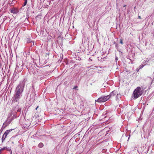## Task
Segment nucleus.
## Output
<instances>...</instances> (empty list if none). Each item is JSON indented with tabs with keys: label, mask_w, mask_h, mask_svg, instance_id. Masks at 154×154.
I'll list each match as a JSON object with an SVG mask.
<instances>
[{
	"label": "nucleus",
	"mask_w": 154,
	"mask_h": 154,
	"mask_svg": "<svg viewBox=\"0 0 154 154\" xmlns=\"http://www.w3.org/2000/svg\"><path fill=\"white\" fill-rule=\"evenodd\" d=\"M27 2V0H25L24 2V3L23 5V6H24L26 5Z\"/></svg>",
	"instance_id": "nucleus-14"
},
{
	"label": "nucleus",
	"mask_w": 154,
	"mask_h": 154,
	"mask_svg": "<svg viewBox=\"0 0 154 154\" xmlns=\"http://www.w3.org/2000/svg\"><path fill=\"white\" fill-rule=\"evenodd\" d=\"M9 120H12V119H10Z\"/></svg>",
	"instance_id": "nucleus-31"
},
{
	"label": "nucleus",
	"mask_w": 154,
	"mask_h": 154,
	"mask_svg": "<svg viewBox=\"0 0 154 154\" xmlns=\"http://www.w3.org/2000/svg\"><path fill=\"white\" fill-rule=\"evenodd\" d=\"M78 88V87L77 86H75L73 88V89H76V88Z\"/></svg>",
	"instance_id": "nucleus-16"
},
{
	"label": "nucleus",
	"mask_w": 154,
	"mask_h": 154,
	"mask_svg": "<svg viewBox=\"0 0 154 154\" xmlns=\"http://www.w3.org/2000/svg\"><path fill=\"white\" fill-rule=\"evenodd\" d=\"M117 60L118 59H117V57H116V60Z\"/></svg>",
	"instance_id": "nucleus-26"
},
{
	"label": "nucleus",
	"mask_w": 154,
	"mask_h": 154,
	"mask_svg": "<svg viewBox=\"0 0 154 154\" xmlns=\"http://www.w3.org/2000/svg\"><path fill=\"white\" fill-rule=\"evenodd\" d=\"M10 11L11 13L15 14H17L19 11L17 8H15L11 9Z\"/></svg>",
	"instance_id": "nucleus-6"
},
{
	"label": "nucleus",
	"mask_w": 154,
	"mask_h": 154,
	"mask_svg": "<svg viewBox=\"0 0 154 154\" xmlns=\"http://www.w3.org/2000/svg\"><path fill=\"white\" fill-rule=\"evenodd\" d=\"M96 145L95 144H92V146L91 147V149H92V150H94L96 148Z\"/></svg>",
	"instance_id": "nucleus-9"
},
{
	"label": "nucleus",
	"mask_w": 154,
	"mask_h": 154,
	"mask_svg": "<svg viewBox=\"0 0 154 154\" xmlns=\"http://www.w3.org/2000/svg\"><path fill=\"white\" fill-rule=\"evenodd\" d=\"M14 129H10L6 130L3 135L2 138V142L3 143L9 133Z\"/></svg>",
	"instance_id": "nucleus-5"
},
{
	"label": "nucleus",
	"mask_w": 154,
	"mask_h": 154,
	"mask_svg": "<svg viewBox=\"0 0 154 154\" xmlns=\"http://www.w3.org/2000/svg\"><path fill=\"white\" fill-rule=\"evenodd\" d=\"M60 58H61V59H63V56L62 55V57L61 56L60 57Z\"/></svg>",
	"instance_id": "nucleus-22"
},
{
	"label": "nucleus",
	"mask_w": 154,
	"mask_h": 154,
	"mask_svg": "<svg viewBox=\"0 0 154 154\" xmlns=\"http://www.w3.org/2000/svg\"><path fill=\"white\" fill-rule=\"evenodd\" d=\"M143 93L141 88L140 87H137L134 91L133 94V97L134 99L138 98L141 96Z\"/></svg>",
	"instance_id": "nucleus-1"
},
{
	"label": "nucleus",
	"mask_w": 154,
	"mask_h": 154,
	"mask_svg": "<svg viewBox=\"0 0 154 154\" xmlns=\"http://www.w3.org/2000/svg\"><path fill=\"white\" fill-rule=\"evenodd\" d=\"M1 153L0 152V154H1Z\"/></svg>",
	"instance_id": "nucleus-29"
},
{
	"label": "nucleus",
	"mask_w": 154,
	"mask_h": 154,
	"mask_svg": "<svg viewBox=\"0 0 154 154\" xmlns=\"http://www.w3.org/2000/svg\"><path fill=\"white\" fill-rule=\"evenodd\" d=\"M9 151H10V150L11 151V149H9Z\"/></svg>",
	"instance_id": "nucleus-24"
},
{
	"label": "nucleus",
	"mask_w": 154,
	"mask_h": 154,
	"mask_svg": "<svg viewBox=\"0 0 154 154\" xmlns=\"http://www.w3.org/2000/svg\"><path fill=\"white\" fill-rule=\"evenodd\" d=\"M91 85H92V83H91Z\"/></svg>",
	"instance_id": "nucleus-30"
},
{
	"label": "nucleus",
	"mask_w": 154,
	"mask_h": 154,
	"mask_svg": "<svg viewBox=\"0 0 154 154\" xmlns=\"http://www.w3.org/2000/svg\"><path fill=\"white\" fill-rule=\"evenodd\" d=\"M21 111V108L18 109L17 110V112H20Z\"/></svg>",
	"instance_id": "nucleus-15"
},
{
	"label": "nucleus",
	"mask_w": 154,
	"mask_h": 154,
	"mask_svg": "<svg viewBox=\"0 0 154 154\" xmlns=\"http://www.w3.org/2000/svg\"><path fill=\"white\" fill-rule=\"evenodd\" d=\"M120 96V95L119 94H117V95H116V99H117V97H118V96Z\"/></svg>",
	"instance_id": "nucleus-18"
},
{
	"label": "nucleus",
	"mask_w": 154,
	"mask_h": 154,
	"mask_svg": "<svg viewBox=\"0 0 154 154\" xmlns=\"http://www.w3.org/2000/svg\"><path fill=\"white\" fill-rule=\"evenodd\" d=\"M95 103L96 102V100H95Z\"/></svg>",
	"instance_id": "nucleus-28"
},
{
	"label": "nucleus",
	"mask_w": 154,
	"mask_h": 154,
	"mask_svg": "<svg viewBox=\"0 0 154 154\" xmlns=\"http://www.w3.org/2000/svg\"><path fill=\"white\" fill-rule=\"evenodd\" d=\"M32 42L30 38H27V42L28 43H30Z\"/></svg>",
	"instance_id": "nucleus-12"
},
{
	"label": "nucleus",
	"mask_w": 154,
	"mask_h": 154,
	"mask_svg": "<svg viewBox=\"0 0 154 154\" xmlns=\"http://www.w3.org/2000/svg\"><path fill=\"white\" fill-rule=\"evenodd\" d=\"M110 98L109 95H107L103 97L99 98L97 100V102L99 103L103 102L106 101Z\"/></svg>",
	"instance_id": "nucleus-4"
},
{
	"label": "nucleus",
	"mask_w": 154,
	"mask_h": 154,
	"mask_svg": "<svg viewBox=\"0 0 154 154\" xmlns=\"http://www.w3.org/2000/svg\"><path fill=\"white\" fill-rule=\"evenodd\" d=\"M7 149V147L5 146L3 147L2 148L0 149V152H1V151L5 150Z\"/></svg>",
	"instance_id": "nucleus-13"
},
{
	"label": "nucleus",
	"mask_w": 154,
	"mask_h": 154,
	"mask_svg": "<svg viewBox=\"0 0 154 154\" xmlns=\"http://www.w3.org/2000/svg\"><path fill=\"white\" fill-rule=\"evenodd\" d=\"M116 94V92L115 91H113L111 92L110 94L109 95L110 96V97L111 96L112 97L114 96Z\"/></svg>",
	"instance_id": "nucleus-8"
},
{
	"label": "nucleus",
	"mask_w": 154,
	"mask_h": 154,
	"mask_svg": "<svg viewBox=\"0 0 154 154\" xmlns=\"http://www.w3.org/2000/svg\"><path fill=\"white\" fill-rule=\"evenodd\" d=\"M145 63V62L144 63V62H143L142 63L140 66L139 69H141V68H143L144 66H145V64H144Z\"/></svg>",
	"instance_id": "nucleus-11"
},
{
	"label": "nucleus",
	"mask_w": 154,
	"mask_h": 154,
	"mask_svg": "<svg viewBox=\"0 0 154 154\" xmlns=\"http://www.w3.org/2000/svg\"><path fill=\"white\" fill-rule=\"evenodd\" d=\"M2 131L1 130H0V135H1Z\"/></svg>",
	"instance_id": "nucleus-19"
},
{
	"label": "nucleus",
	"mask_w": 154,
	"mask_h": 154,
	"mask_svg": "<svg viewBox=\"0 0 154 154\" xmlns=\"http://www.w3.org/2000/svg\"><path fill=\"white\" fill-rule=\"evenodd\" d=\"M28 10H27V11H26V12L27 13L28 12Z\"/></svg>",
	"instance_id": "nucleus-27"
},
{
	"label": "nucleus",
	"mask_w": 154,
	"mask_h": 154,
	"mask_svg": "<svg viewBox=\"0 0 154 154\" xmlns=\"http://www.w3.org/2000/svg\"><path fill=\"white\" fill-rule=\"evenodd\" d=\"M21 96L22 93L15 91L14 95L12 98V103H13L18 101Z\"/></svg>",
	"instance_id": "nucleus-3"
},
{
	"label": "nucleus",
	"mask_w": 154,
	"mask_h": 154,
	"mask_svg": "<svg viewBox=\"0 0 154 154\" xmlns=\"http://www.w3.org/2000/svg\"><path fill=\"white\" fill-rule=\"evenodd\" d=\"M26 80H24L16 87L15 91H18L22 93L24 90V88L25 86V82Z\"/></svg>",
	"instance_id": "nucleus-2"
},
{
	"label": "nucleus",
	"mask_w": 154,
	"mask_h": 154,
	"mask_svg": "<svg viewBox=\"0 0 154 154\" xmlns=\"http://www.w3.org/2000/svg\"><path fill=\"white\" fill-rule=\"evenodd\" d=\"M14 118H16V116L15 115H14Z\"/></svg>",
	"instance_id": "nucleus-21"
},
{
	"label": "nucleus",
	"mask_w": 154,
	"mask_h": 154,
	"mask_svg": "<svg viewBox=\"0 0 154 154\" xmlns=\"http://www.w3.org/2000/svg\"><path fill=\"white\" fill-rule=\"evenodd\" d=\"M44 146V144L42 143H40L38 145V147L39 148H42Z\"/></svg>",
	"instance_id": "nucleus-10"
},
{
	"label": "nucleus",
	"mask_w": 154,
	"mask_h": 154,
	"mask_svg": "<svg viewBox=\"0 0 154 154\" xmlns=\"http://www.w3.org/2000/svg\"><path fill=\"white\" fill-rule=\"evenodd\" d=\"M33 42V44H32V45H34V42Z\"/></svg>",
	"instance_id": "nucleus-20"
},
{
	"label": "nucleus",
	"mask_w": 154,
	"mask_h": 154,
	"mask_svg": "<svg viewBox=\"0 0 154 154\" xmlns=\"http://www.w3.org/2000/svg\"><path fill=\"white\" fill-rule=\"evenodd\" d=\"M120 43L121 44H123V41H122V39H121L120 40Z\"/></svg>",
	"instance_id": "nucleus-17"
},
{
	"label": "nucleus",
	"mask_w": 154,
	"mask_h": 154,
	"mask_svg": "<svg viewBox=\"0 0 154 154\" xmlns=\"http://www.w3.org/2000/svg\"><path fill=\"white\" fill-rule=\"evenodd\" d=\"M11 122V121H9L8 122L7 121L5 122L3 124V127H4V128H5L9 125Z\"/></svg>",
	"instance_id": "nucleus-7"
},
{
	"label": "nucleus",
	"mask_w": 154,
	"mask_h": 154,
	"mask_svg": "<svg viewBox=\"0 0 154 154\" xmlns=\"http://www.w3.org/2000/svg\"><path fill=\"white\" fill-rule=\"evenodd\" d=\"M138 18H139V19H141V17H140V16H138Z\"/></svg>",
	"instance_id": "nucleus-23"
},
{
	"label": "nucleus",
	"mask_w": 154,
	"mask_h": 154,
	"mask_svg": "<svg viewBox=\"0 0 154 154\" xmlns=\"http://www.w3.org/2000/svg\"><path fill=\"white\" fill-rule=\"evenodd\" d=\"M38 106L36 108V110H37V109H38Z\"/></svg>",
	"instance_id": "nucleus-25"
}]
</instances>
